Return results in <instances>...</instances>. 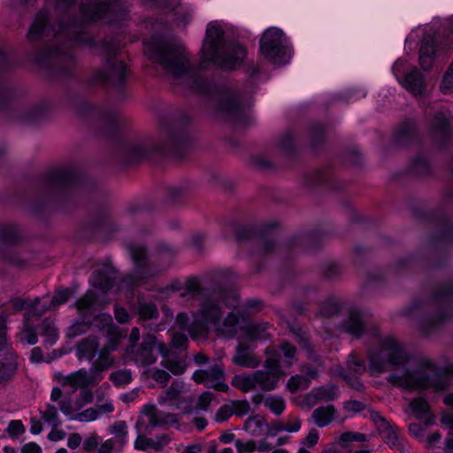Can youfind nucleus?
<instances>
[{"instance_id":"f257e3e1","label":"nucleus","mask_w":453,"mask_h":453,"mask_svg":"<svg viewBox=\"0 0 453 453\" xmlns=\"http://www.w3.org/2000/svg\"><path fill=\"white\" fill-rule=\"evenodd\" d=\"M218 296H211L205 300L201 309L194 314L191 324L185 313H180L176 324L180 329L187 331L193 338L205 335L209 332H215L218 335L226 338L238 336L239 345L233 362L240 366L255 368L260 364V359L244 345L247 342L265 340L270 335L267 333V324H250L246 321L240 325L238 318L233 312L221 322V306Z\"/></svg>"},{"instance_id":"f03ea898","label":"nucleus","mask_w":453,"mask_h":453,"mask_svg":"<svg viewBox=\"0 0 453 453\" xmlns=\"http://www.w3.org/2000/svg\"><path fill=\"white\" fill-rule=\"evenodd\" d=\"M388 380L403 389L433 388L440 391L452 383L453 365L439 368L431 359L423 358L414 371H407L403 374L395 372L389 376Z\"/></svg>"},{"instance_id":"7ed1b4c3","label":"nucleus","mask_w":453,"mask_h":453,"mask_svg":"<svg viewBox=\"0 0 453 453\" xmlns=\"http://www.w3.org/2000/svg\"><path fill=\"white\" fill-rule=\"evenodd\" d=\"M246 56V50L239 43L229 42L224 38L220 25L214 21L207 27L206 37L202 47L203 62L233 69L241 65Z\"/></svg>"},{"instance_id":"20e7f679","label":"nucleus","mask_w":453,"mask_h":453,"mask_svg":"<svg viewBox=\"0 0 453 453\" xmlns=\"http://www.w3.org/2000/svg\"><path fill=\"white\" fill-rule=\"evenodd\" d=\"M280 352L284 357V360H280L281 354L273 349H268L264 370L256 372L258 388L263 390H273L277 388L280 380L286 376L287 372L283 368L291 366L295 362L296 349L288 343L280 346Z\"/></svg>"},{"instance_id":"39448f33","label":"nucleus","mask_w":453,"mask_h":453,"mask_svg":"<svg viewBox=\"0 0 453 453\" xmlns=\"http://www.w3.org/2000/svg\"><path fill=\"white\" fill-rule=\"evenodd\" d=\"M27 38L32 44H40V49L35 56L38 64L54 62L57 57V31L49 22L47 11H40L36 14Z\"/></svg>"},{"instance_id":"423d86ee","label":"nucleus","mask_w":453,"mask_h":453,"mask_svg":"<svg viewBox=\"0 0 453 453\" xmlns=\"http://www.w3.org/2000/svg\"><path fill=\"white\" fill-rule=\"evenodd\" d=\"M39 308L35 306L32 311H27L24 316V324L20 330L16 334L18 342L23 345H34L37 342V326H40L41 335L44 337V348L49 349L52 347L57 341V327L55 325V319H45L41 321Z\"/></svg>"},{"instance_id":"0eeeda50","label":"nucleus","mask_w":453,"mask_h":453,"mask_svg":"<svg viewBox=\"0 0 453 453\" xmlns=\"http://www.w3.org/2000/svg\"><path fill=\"white\" fill-rule=\"evenodd\" d=\"M146 54L174 77L192 79L197 74V70L191 65L181 47L169 48L160 45L154 50L147 47Z\"/></svg>"},{"instance_id":"6e6552de","label":"nucleus","mask_w":453,"mask_h":453,"mask_svg":"<svg viewBox=\"0 0 453 453\" xmlns=\"http://www.w3.org/2000/svg\"><path fill=\"white\" fill-rule=\"evenodd\" d=\"M407 357L397 341L392 337L384 339L378 349L369 353V372L378 376L389 367L404 366Z\"/></svg>"},{"instance_id":"1a4fd4ad","label":"nucleus","mask_w":453,"mask_h":453,"mask_svg":"<svg viewBox=\"0 0 453 453\" xmlns=\"http://www.w3.org/2000/svg\"><path fill=\"white\" fill-rule=\"evenodd\" d=\"M260 52L273 64L286 63L288 50L282 31L275 27L267 29L260 40Z\"/></svg>"},{"instance_id":"9d476101","label":"nucleus","mask_w":453,"mask_h":453,"mask_svg":"<svg viewBox=\"0 0 453 453\" xmlns=\"http://www.w3.org/2000/svg\"><path fill=\"white\" fill-rule=\"evenodd\" d=\"M97 320L102 321V329L105 330L109 336V344L104 349L97 360L94 364V369L101 372L110 368L113 364V359L109 356L111 351H113L119 342L120 333L119 329L113 326L111 316L109 314H101Z\"/></svg>"},{"instance_id":"9b49d317","label":"nucleus","mask_w":453,"mask_h":453,"mask_svg":"<svg viewBox=\"0 0 453 453\" xmlns=\"http://www.w3.org/2000/svg\"><path fill=\"white\" fill-rule=\"evenodd\" d=\"M154 351H157L163 357L169 356L166 346L162 342H158L155 336L149 334L143 339L141 349L135 354V361L143 365H150L155 363L157 355Z\"/></svg>"},{"instance_id":"f8f14e48","label":"nucleus","mask_w":453,"mask_h":453,"mask_svg":"<svg viewBox=\"0 0 453 453\" xmlns=\"http://www.w3.org/2000/svg\"><path fill=\"white\" fill-rule=\"evenodd\" d=\"M193 379L197 383H203L208 388H213L219 391H226L225 383V372L221 365H215L208 370H198L193 374Z\"/></svg>"},{"instance_id":"ddd939ff","label":"nucleus","mask_w":453,"mask_h":453,"mask_svg":"<svg viewBox=\"0 0 453 453\" xmlns=\"http://www.w3.org/2000/svg\"><path fill=\"white\" fill-rule=\"evenodd\" d=\"M371 418L374 422L379 434L384 440V441L391 448L395 449H400V442L398 438L397 427L391 424L389 421L385 419L380 413L377 411L371 412Z\"/></svg>"},{"instance_id":"4468645a","label":"nucleus","mask_w":453,"mask_h":453,"mask_svg":"<svg viewBox=\"0 0 453 453\" xmlns=\"http://www.w3.org/2000/svg\"><path fill=\"white\" fill-rule=\"evenodd\" d=\"M339 391L336 386L327 385L313 388L303 397V404L311 408L321 402H329L338 397Z\"/></svg>"},{"instance_id":"2eb2a0df","label":"nucleus","mask_w":453,"mask_h":453,"mask_svg":"<svg viewBox=\"0 0 453 453\" xmlns=\"http://www.w3.org/2000/svg\"><path fill=\"white\" fill-rule=\"evenodd\" d=\"M94 400L93 394L90 391L83 390L80 397L76 400H61L60 411L73 419L74 415L79 411L85 404L92 403Z\"/></svg>"},{"instance_id":"dca6fc26","label":"nucleus","mask_w":453,"mask_h":453,"mask_svg":"<svg viewBox=\"0 0 453 453\" xmlns=\"http://www.w3.org/2000/svg\"><path fill=\"white\" fill-rule=\"evenodd\" d=\"M127 68L122 60L114 58L106 64V73L100 78L112 83H120L127 75Z\"/></svg>"},{"instance_id":"f3484780","label":"nucleus","mask_w":453,"mask_h":453,"mask_svg":"<svg viewBox=\"0 0 453 453\" xmlns=\"http://www.w3.org/2000/svg\"><path fill=\"white\" fill-rule=\"evenodd\" d=\"M173 420L174 417L173 415H166L164 418L160 417L155 406L146 405L139 421L142 424H145L147 428H153Z\"/></svg>"},{"instance_id":"a211bd4d","label":"nucleus","mask_w":453,"mask_h":453,"mask_svg":"<svg viewBox=\"0 0 453 453\" xmlns=\"http://www.w3.org/2000/svg\"><path fill=\"white\" fill-rule=\"evenodd\" d=\"M303 372L304 375H295L288 380L287 388L289 391L296 392L299 389H306L309 388L311 380L318 377V371L308 366H303Z\"/></svg>"},{"instance_id":"6ab92c4d","label":"nucleus","mask_w":453,"mask_h":453,"mask_svg":"<svg viewBox=\"0 0 453 453\" xmlns=\"http://www.w3.org/2000/svg\"><path fill=\"white\" fill-rule=\"evenodd\" d=\"M108 10V4L99 0H88L81 4V12L83 19L93 21L99 19Z\"/></svg>"},{"instance_id":"aec40b11","label":"nucleus","mask_w":453,"mask_h":453,"mask_svg":"<svg viewBox=\"0 0 453 453\" xmlns=\"http://www.w3.org/2000/svg\"><path fill=\"white\" fill-rule=\"evenodd\" d=\"M410 408L417 418L426 423V426L434 424L435 417L430 411V407L427 401L424 398L418 397L410 403Z\"/></svg>"},{"instance_id":"412c9836","label":"nucleus","mask_w":453,"mask_h":453,"mask_svg":"<svg viewBox=\"0 0 453 453\" xmlns=\"http://www.w3.org/2000/svg\"><path fill=\"white\" fill-rule=\"evenodd\" d=\"M243 429L253 437L267 435L268 424L265 418L260 415H254L244 422Z\"/></svg>"},{"instance_id":"4be33fe9","label":"nucleus","mask_w":453,"mask_h":453,"mask_svg":"<svg viewBox=\"0 0 453 453\" xmlns=\"http://www.w3.org/2000/svg\"><path fill=\"white\" fill-rule=\"evenodd\" d=\"M6 362H0V384L8 381L14 374L17 369V355L12 349L2 351Z\"/></svg>"},{"instance_id":"5701e85b","label":"nucleus","mask_w":453,"mask_h":453,"mask_svg":"<svg viewBox=\"0 0 453 453\" xmlns=\"http://www.w3.org/2000/svg\"><path fill=\"white\" fill-rule=\"evenodd\" d=\"M335 412V408L332 404L320 406L312 411L311 419L317 426L325 427L334 419Z\"/></svg>"},{"instance_id":"b1692460","label":"nucleus","mask_w":453,"mask_h":453,"mask_svg":"<svg viewBox=\"0 0 453 453\" xmlns=\"http://www.w3.org/2000/svg\"><path fill=\"white\" fill-rule=\"evenodd\" d=\"M232 385L244 393L256 389L258 388L256 372L235 375L232 380Z\"/></svg>"},{"instance_id":"393cba45","label":"nucleus","mask_w":453,"mask_h":453,"mask_svg":"<svg viewBox=\"0 0 453 453\" xmlns=\"http://www.w3.org/2000/svg\"><path fill=\"white\" fill-rule=\"evenodd\" d=\"M128 249L135 266V273L138 277L144 276L148 273L147 272H143V267L147 263L145 249L139 245H130Z\"/></svg>"},{"instance_id":"a878e982","label":"nucleus","mask_w":453,"mask_h":453,"mask_svg":"<svg viewBox=\"0 0 453 453\" xmlns=\"http://www.w3.org/2000/svg\"><path fill=\"white\" fill-rule=\"evenodd\" d=\"M402 84L413 95L421 94L424 88L423 77L417 70H413L407 73Z\"/></svg>"},{"instance_id":"bb28decb","label":"nucleus","mask_w":453,"mask_h":453,"mask_svg":"<svg viewBox=\"0 0 453 453\" xmlns=\"http://www.w3.org/2000/svg\"><path fill=\"white\" fill-rule=\"evenodd\" d=\"M108 433L114 436L112 438L117 446L123 447L127 442L128 428L123 420L115 421L108 427Z\"/></svg>"},{"instance_id":"cd10ccee","label":"nucleus","mask_w":453,"mask_h":453,"mask_svg":"<svg viewBox=\"0 0 453 453\" xmlns=\"http://www.w3.org/2000/svg\"><path fill=\"white\" fill-rule=\"evenodd\" d=\"M37 306L39 308V312L42 313L43 310L42 307L43 305H41V302L36 299L34 303L30 302L29 300H23L19 298L12 299L9 303L8 305H5L3 310H9L10 312H12V315L14 313H18L23 310L29 309L28 311H32L34 307Z\"/></svg>"},{"instance_id":"c85d7f7f","label":"nucleus","mask_w":453,"mask_h":453,"mask_svg":"<svg viewBox=\"0 0 453 453\" xmlns=\"http://www.w3.org/2000/svg\"><path fill=\"white\" fill-rule=\"evenodd\" d=\"M42 419L44 425L51 426V431L49 434V439L57 440V408L54 405H46L45 409L41 410Z\"/></svg>"},{"instance_id":"c756f323","label":"nucleus","mask_w":453,"mask_h":453,"mask_svg":"<svg viewBox=\"0 0 453 453\" xmlns=\"http://www.w3.org/2000/svg\"><path fill=\"white\" fill-rule=\"evenodd\" d=\"M346 330L352 335L358 337L364 330L361 312L358 310L349 311V320L346 322Z\"/></svg>"},{"instance_id":"7c9ffc66","label":"nucleus","mask_w":453,"mask_h":453,"mask_svg":"<svg viewBox=\"0 0 453 453\" xmlns=\"http://www.w3.org/2000/svg\"><path fill=\"white\" fill-rule=\"evenodd\" d=\"M12 316V312L9 310H3L0 313V353L2 351H7V349H12L8 343L7 340V319Z\"/></svg>"},{"instance_id":"2f4dec72","label":"nucleus","mask_w":453,"mask_h":453,"mask_svg":"<svg viewBox=\"0 0 453 453\" xmlns=\"http://www.w3.org/2000/svg\"><path fill=\"white\" fill-rule=\"evenodd\" d=\"M97 343L94 339L86 340L79 344L77 354L79 358L91 359L95 356Z\"/></svg>"},{"instance_id":"473e14b6","label":"nucleus","mask_w":453,"mask_h":453,"mask_svg":"<svg viewBox=\"0 0 453 453\" xmlns=\"http://www.w3.org/2000/svg\"><path fill=\"white\" fill-rule=\"evenodd\" d=\"M220 111L231 117H237L242 112L241 106L235 97L225 99L220 105Z\"/></svg>"},{"instance_id":"72a5a7b5","label":"nucleus","mask_w":453,"mask_h":453,"mask_svg":"<svg viewBox=\"0 0 453 453\" xmlns=\"http://www.w3.org/2000/svg\"><path fill=\"white\" fill-rule=\"evenodd\" d=\"M0 239L8 244L14 243L19 239V232L15 226H0Z\"/></svg>"},{"instance_id":"f704fd0d","label":"nucleus","mask_w":453,"mask_h":453,"mask_svg":"<svg viewBox=\"0 0 453 453\" xmlns=\"http://www.w3.org/2000/svg\"><path fill=\"white\" fill-rule=\"evenodd\" d=\"M366 436L364 434L357 432H347L341 434L339 438V444L342 448L349 447V444L353 441H365Z\"/></svg>"},{"instance_id":"c9c22d12","label":"nucleus","mask_w":453,"mask_h":453,"mask_svg":"<svg viewBox=\"0 0 453 453\" xmlns=\"http://www.w3.org/2000/svg\"><path fill=\"white\" fill-rule=\"evenodd\" d=\"M265 405L274 414L279 415L285 409V403L280 396L270 395L265 399Z\"/></svg>"},{"instance_id":"e433bc0d","label":"nucleus","mask_w":453,"mask_h":453,"mask_svg":"<svg viewBox=\"0 0 453 453\" xmlns=\"http://www.w3.org/2000/svg\"><path fill=\"white\" fill-rule=\"evenodd\" d=\"M69 383L74 388H85L92 383L86 372L79 371L68 377Z\"/></svg>"},{"instance_id":"4c0bfd02","label":"nucleus","mask_w":453,"mask_h":453,"mask_svg":"<svg viewBox=\"0 0 453 453\" xmlns=\"http://www.w3.org/2000/svg\"><path fill=\"white\" fill-rule=\"evenodd\" d=\"M91 282L96 288L100 289L102 292L112 287L111 279L102 273H94Z\"/></svg>"},{"instance_id":"58836bf2","label":"nucleus","mask_w":453,"mask_h":453,"mask_svg":"<svg viewBox=\"0 0 453 453\" xmlns=\"http://www.w3.org/2000/svg\"><path fill=\"white\" fill-rule=\"evenodd\" d=\"M433 49L431 46L423 44L419 51V61L422 68L429 69L433 64Z\"/></svg>"},{"instance_id":"ea45409f","label":"nucleus","mask_w":453,"mask_h":453,"mask_svg":"<svg viewBox=\"0 0 453 453\" xmlns=\"http://www.w3.org/2000/svg\"><path fill=\"white\" fill-rule=\"evenodd\" d=\"M57 357L56 350L53 349L51 353H47V357H44V353L42 348L35 347L32 349L31 350V356L30 359L32 362H41V361H46V362H51L54 360Z\"/></svg>"},{"instance_id":"a19ab883","label":"nucleus","mask_w":453,"mask_h":453,"mask_svg":"<svg viewBox=\"0 0 453 453\" xmlns=\"http://www.w3.org/2000/svg\"><path fill=\"white\" fill-rule=\"evenodd\" d=\"M96 303V294L94 291L89 290L88 293L80 299L76 305L79 311H82L88 309H92Z\"/></svg>"},{"instance_id":"79ce46f5","label":"nucleus","mask_w":453,"mask_h":453,"mask_svg":"<svg viewBox=\"0 0 453 453\" xmlns=\"http://www.w3.org/2000/svg\"><path fill=\"white\" fill-rule=\"evenodd\" d=\"M110 379L116 386H124L130 383L132 375L129 371L122 370L111 373Z\"/></svg>"},{"instance_id":"37998d69","label":"nucleus","mask_w":453,"mask_h":453,"mask_svg":"<svg viewBox=\"0 0 453 453\" xmlns=\"http://www.w3.org/2000/svg\"><path fill=\"white\" fill-rule=\"evenodd\" d=\"M41 185L47 189L48 192H54L57 188V172L51 170L41 180Z\"/></svg>"},{"instance_id":"c03bdc74","label":"nucleus","mask_w":453,"mask_h":453,"mask_svg":"<svg viewBox=\"0 0 453 453\" xmlns=\"http://www.w3.org/2000/svg\"><path fill=\"white\" fill-rule=\"evenodd\" d=\"M98 411L95 408H88L83 411H77L73 419H76L81 422H90L98 418Z\"/></svg>"},{"instance_id":"a18cd8bd","label":"nucleus","mask_w":453,"mask_h":453,"mask_svg":"<svg viewBox=\"0 0 453 453\" xmlns=\"http://www.w3.org/2000/svg\"><path fill=\"white\" fill-rule=\"evenodd\" d=\"M138 312L140 319L143 320L153 319L157 314V308L152 303H141Z\"/></svg>"},{"instance_id":"49530a36","label":"nucleus","mask_w":453,"mask_h":453,"mask_svg":"<svg viewBox=\"0 0 453 453\" xmlns=\"http://www.w3.org/2000/svg\"><path fill=\"white\" fill-rule=\"evenodd\" d=\"M134 448L138 450L155 449L156 445L153 438H148L144 435H138L134 441Z\"/></svg>"},{"instance_id":"de8ad7c7","label":"nucleus","mask_w":453,"mask_h":453,"mask_svg":"<svg viewBox=\"0 0 453 453\" xmlns=\"http://www.w3.org/2000/svg\"><path fill=\"white\" fill-rule=\"evenodd\" d=\"M165 367H166L173 374H181L186 370L185 362L182 360H172L167 359L163 362Z\"/></svg>"},{"instance_id":"09e8293b","label":"nucleus","mask_w":453,"mask_h":453,"mask_svg":"<svg viewBox=\"0 0 453 453\" xmlns=\"http://www.w3.org/2000/svg\"><path fill=\"white\" fill-rule=\"evenodd\" d=\"M428 426H426L424 422V426L417 423L410 424L409 432L412 437L422 441L425 440L426 430Z\"/></svg>"},{"instance_id":"8fccbe9b","label":"nucleus","mask_w":453,"mask_h":453,"mask_svg":"<svg viewBox=\"0 0 453 453\" xmlns=\"http://www.w3.org/2000/svg\"><path fill=\"white\" fill-rule=\"evenodd\" d=\"M234 444L237 449V453H251L257 449V442L252 440L246 441L237 440L235 441Z\"/></svg>"},{"instance_id":"3c124183","label":"nucleus","mask_w":453,"mask_h":453,"mask_svg":"<svg viewBox=\"0 0 453 453\" xmlns=\"http://www.w3.org/2000/svg\"><path fill=\"white\" fill-rule=\"evenodd\" d=\"M348 367L356 373H362L365 371V365L356 355H350L348 360Z\"/></svg>"},{"instance_id":"603ef678","label":"nucleus","mask_w":453,"mask_h":453,"mask_svg":"<svg viewBox=\"0 0 453 453\" xmlns=\"http://www.w3.org/2000/svg\"><path fill=\"white\" fill-rule=\"evenodd\" d=\"M441 89L444 94H449L453 91V70L449 68L445 73L442 82L441 84Z\"/></svg>"},{"instance_id":"864d4df0","label":"nucleus","mask_w":453,"mask_h":453,"mask_svg":"<svg viewBox=\"0 0 453 453\" xmlns=\"http://www.w3.org/2000/svg\"><path fill=\"white\" fill-rule=\"evenodd\" d=\"M365 405L357 400H349L343 403V409L352 414L358 413L365 410Z\"/></svg>"},{"instance_id":"5fc2aeb1","label":"nucleus","mask_w":453,"mask_h":453,"mask_svg":"<svg viewBox=\"0 0 453 453\" xmlns=\"http://www.w3.org/2000/svg\"><path fill=\"white\" fill-rule=\"evenodd\" d=\"M99 442V436L96 434H92L84 440L82 448L85 451L90 452L98 447Z\"/></svg>"},{"instance_id":"6e6d98bb","label":"nucleus","mask_w":453,"mask_h":453,"mask_svg":"<svg viewBox=\"0 0 453 453\" xmlns=\"http://www.w3.org/2000/svg\"><path fill=\"white\" fill-rule=\"evenodd\" d=\"M7 432L11 437H14L23 434L25 427L21 420H12L8 425Z\"/></svg>"},{"instance_id":"4d7b16f0","label":"nucleus","mask_w":453,"mask_h":453,"mask_svg":"<svg viewBox=\"0 0 453 453\" xmlns=\"http://www.w3.org/2000/svg\"><path fill=\"white\" fill-rule=\"evenodd\" d=\"M96 411H98V417L110 414L114 411L115 407L111 400L106 399L105 401L96 403Z\"/></svg>"},{"instance_id":"13d9d810","label":"nucleus","mask_w":453,"mask_h":453,"mask_svg":"<svg viewBox=\"0 0 453 453\" xmlns=\"http://www.w3.org/2000/svg\"><path fill=\"white\" fill-rule=\"evenodd\" d=\"M188 339L182 333H175L173 334L171 345L176 349H185L187 347Z\"/></svg>"},{"instance_id":"bf43d9fd","label":"nucleus","mask_w":453,"mask_h":453,"mask_svg":"<svg viewBox=\"0 0 453 453\" xmlns=\"http://www.w3.org/2000/svg\"><path fill=\"white\" fill-rule=\"evenodd\" d=\"M338 311L339 305L337 302L334 300H330L324 304V306L321 309V313L323 316L329 317L337 313Z\"/></svg>"},{"instance_id":"052dcab7","label":"nucleus","mask_w":453,"mask_h":453,"mask_svg":"<svg viewBox=\"0 0 453 453\" xmlns=\"http://www.w3.org/2000/svg\"><path fill=\"white\" fill-rule=\"evenodd\" d=\"M285 430L288 433H296L301 428V420L298 417H291L288 421L284 422Z\"/></svg>"},{"instance_id":"680f3d73","label":"nucleus","mask_w":453,"mask_h":453,"mask_svg":"<svg viewBox=\"0 0 453 453\" xmlns=\"http://www.w3.org/2000/svg\"><path fill=\"white\" fill-rule=\"evenodd\" d=\"M233 411L235 415L242 417L250 412V406L248 402H237L234 404Z\"/></svg>"},{"instance_id":"e2e57ef3","label":"nucleus","mask_w":453,"mask_h":453,"mask_svg":"<svg viewBox=\"0 0 453 453\" xmlns=\"http://www.w3.org/2000/svg\"><path fill=\"white\" fill-rule=\"evenodd\" d=\"M212 401V394L210 392L203 393L197 401L196 407L200 410H206Z\"/></svg>"},{"instance_id":"0e129e2a","label":"nucleus","mask_w":453,"mask_h":453,"mask_svg":"<svg viewBox=\"0 0 453 453\" xmlns=\"http://www.w3.org/2000/svg\"><path fill=\"white\" fill-rule=\"evenodd\" d=\"M150 376L153 380L160 384H166L170 378L169 374L165 371L159 369L152 371L150 372Z\"/></svg>"},{"instance_id":"69168bd1","label":"nucleus","mask_w":453,"mask_h":453,"mask_svg":"<svg viewBox=\"0 0 453 453\" xmlns=\"http://www.w3.org/2000/svg\"><path fill=\"white\" fill-rule=\"evenodd\" d=\"M319 441V433L316 429H311L308 435L303 440V443L309 447H314Z\"/></svg>"},{"instance_id":"338daca9","label":"nucleus","mask_w":453,"mask_h":453,"mask_svg":"<svg viewBox=\"0 0 453 453\" xmlns=\"http://www.w3.org/2000/svg\"><path fill=\"white\" fill-rule=\"evenodd\" d=\"M117 443L113 439H107L99 447L98 453H112Z\"/></svg>"},{"instance_id":"774afa93","label":"nucleus","mask_w":453,"mask_h":453,"mask_svg":"<svg viewBox=\"0 0 453 453\" xmlns=\"http://www.w3.org/2000/svg\"><path fill=\"white\" fill-rule=\"evenodd\" d=\"M441 423L449 427L453 432V412L443 411L441 417Z\"/></svg>"}]
</instances>
